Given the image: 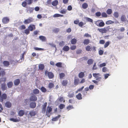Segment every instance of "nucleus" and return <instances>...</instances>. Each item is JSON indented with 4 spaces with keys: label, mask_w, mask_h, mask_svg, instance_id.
<instances>
[{
    "label": "nucleus",
    "mask_w": 128,
    "mask_h": 128,
    "mask_svg": "<svg viewBox=\"0 0 128 128\" xmlns=\"http://www.w3.org/2000/svg\"><path fill=\"white\" fill-rule=\"evenodd\" d=\"M60 30L59 28H55L52 30L53 32L55 33H58V32Z\"/></svg>",
    "instance_id": "34"
},
{
    "label": "nucleus",
    "mask_w": 128,
    "mask_h": 128,
    "mask_svg": "<svg viewBox=\"0 0 128 128\" xmlns=\"http://www.w3.org/2000/svg\"><path fill=\"white\" fill-rule=\"evenodd\" d=\"M114 16L115 18H117L119 16L118 13V12H115L114 13Z\"/></svg>",
    "instance_id": "45"
},
{
    "label": "nucleus",
    "mask_w": 128,
    "mask_h": 128,
    "mask_svg": "<svg viewBox=\"0 0 128 128\" xmlns=\"http://www.w3.org/2000/svg\"><path fill=\"white\" fill-rule=\"evenodd\" d=\"M30 99L31 101H35L37 100V98L35 95H33L30 96Z\"/></svg>",
    "instance_id": "8"
},
{
    "label": "nucleus",
    "mask_w": 128,
    "mask_h": 128,
    "mask_svg": "<svg viewBox=\"0 0 128 128\" xmlns=\"http://www.w3.org/2000/svg\"><path fill=\"white\" fill-rule=\"evenodd\" d=\"M28 29L30 31H32L35 29L36 27L34 25L32 24L30 25L28 27Z\"/></svg>",
    "instance_id": "11"
},
{
    "label": "nucleus",
    "mask_w": 128,
    "mask_h": 128,
    "mask_svg": "<svg viewBox=\"0 0 128 128\" xmlns=\"http://www.w3.org/2000/svg\"><path fill=\"white\" fill-rule=\"evenodd\" d=\"M74 96V93L73 92H70L68 94V96L70 98H71L73 97Z\"/></svg>",
    "instance_id": "47"
},
{
    "label": "nucleus",
    "mask_w": 128,
    "mask_h": 128,
    "mask_svg": "<svg viewBox=\"0 0 128 128\" xmlns=\"http://www.w3.org/2000/svg\"><path fill=\"white\" fill-rule=\"evenodd\" d=\"M126 18L124 15H122L121 17V20L122 22H125L126 21Z\"/></svg>",
    "instance_id": "29"
},
{
    "label": "nucleus",
    "mask_w": 128,
    "mask_h": 128,
    "mask_svg": "<svg viewBox=\"0 0 128 128\" xmlns=\"http://www.w3.org/2000/svg\"><path fill=\"white\" fill-rule=\"evenodd\" d=\"M93 76L96 78V80L98 81H100V79L102 78L100 77V74L99 73H94L93 74Z\"/></svg>",
    "instance_id": "5"
},
{
    "label": "nucleus",
    "mask_w": 128,
    "mask_h": 128,
    "mask_svg": "<svg viewBox=\"0 0 128 128\" xmlns=\"http://www.w3.org/2000/svg\"><path fill=\"white\" fill-rule=\"evenodd\" d=\"M9 21V19L8 17L4 18L2 19V22L4 24L8 23Z\"/></svg>",
    "instance_id": "10"
},
{
    "label": "nucleus",
    "mask_w": 128,
    "mask_h": 128,
    "mask_svg": "<svg viewBox=\"0 0 128 128\" xmlns=\"http://www.w3.org/2000/svg\"><path fill=\"white\" fill-rule=\"evenodd\" d=\"M86 20L88 22H93V20H92L89 18H86Z\"/></svg>",
    "instance_id": "59"
},
{
    "label": "nucleus",
    "mask_w": 128,
    "mask_h": 128,
    "mask_svg": "<svg viewBox=\"0 0 128 128\" xmlns=\"http://www.w3.org/2000/svg\"><path fill=\"white\" fill-rule=\"evenodd\" d=\"M27 4H30L32 2V0H25Z\"/></svg>",
    "instance_id": "49"
},
{
    "label": "nucleus",
    "mask_w": 128,
    "mask_h": 128,
    "mask_svg": "<svg viewBox=\"0 0 128 128\" xmlns=\"http://www.w3.org/2000/svg\"><path fill=\"white\" fill-rule=\"evenodd\" d=\"M36 106V104L35 102H31L30 104V107L32 108H35Z\"/></svg>",
    "instance_id": "14"
},
{
    "label": "nucleus",
    "mask_w": 128,
    "mask_h": 128,
    "mask_svg": "<svg viewBox=\"0 0 128 128\" xmlns=\"http://www.w3.org/2000/svg\"><path fill=\"white\" fill-rule=\"evenodd\" d=\"M84 72H81L78 74V77L80 78H82L84 76Z\"/></svg>",
    "instance_id": "26"
},
{
    "label": "nucleus",
    "mask_w": 128,
    "mask_h": 128,
    "mask_svg": "<svg viewBox=\"0 0 128 128\" xmlns=\"http://www.w3.org/2000/svg\"><path fill=\"white\" fill-rule=\"evenodd\" d=\"M54 87V84L52 82L49 83L48 86V88L50 89H51V88H53Z\"/></svg>",
    "instance_id": "23"
},
{
    "label": "nucleus",
    "mask_w": 128,
    "mask_h": 128,
    "mask_svg": "<svg viewBox=\"0 0 128 128\" xmlns=\"http://www.w3.org/2000/svg\"><path fill=\"white\" fill-rule=\"evenodd\" d=\"M58 1L57 0H56L52 2V4L54 6H56L58 5Z\"/></svg>",
    "instance_id": "37"
},
{
    "label": "nucleus",
    "mask_w": 128,
    "mask_h": 128,
    "mask_svg": "<svg viewBox=\"0 0 128 128\" xmlns=\"http://www.w3.org/2000/svg\"><path fill=\"white\" fill-rule=\"evenodd\" d=\"M45 75L46 76H48L50 79L52 78L54 76L53 73L51 72H49L47 70L45 71Z\"/></svg>",
    "instance_id": "2"
},
{
    "label": "nucleus",
    "mask_w": 128,
    "mask_h": 128,
    "mask_svg": "<svg viewBox=\"0 0 128 128\" xmlns=\"http://www.w3.org/2000/svg\"><path fill=\"white\" fill-rule=\"evenodd\" d=\"M77 42V40L75 38H74L72 39L71 41V43L72 44H76Z\"/></svg>",
    "instance_id": "31"
},
{
    "label": "nucleus",
    "mask_w": 128,
    "mask_h": 128,
    "mask_svg": "<svg viewBox=\"0 0 128 128\" xmlns=\"http://www.w3.org/2000/svg\"><path fill=\"white\" fill-rule=\"evenodd\" d=\"M76 46L75 45H72L70 47V49L71 50H73L76 49Z\"/></svg>",
    "instance_id": "54"
},
{
    "label": "nucleus",
    "mask_w": 128,
    "mask_h": 128,
    "mask_svg": "<svg viewBox=\"0 0 128 128\" xmlns=\"http://www.w3.org/2000/svg\"><path fill=\"white\" fill-rule=\"evenodd\" d=\"M94 61V60L92 59H89L88 60L87 64L89 65H91L93 64Z\"/></svg>",
    "instance_id": "25"
},
{
    "label": "nucleus",
    "mask_w": 128,
    "mask_h": 128,
    "mask_svg": "<svg viewBox=\"0 0 128 128\" xmlns=\"http://www.w3.org/2000/svg\"><path fill=\"white\" fill-rule=\"evenodd\" d=\"M52 108L51 106H48L47 107L46 114L48 117H50V115L49 113L52 112Z\"/></svg>",
    "instance_id": "6"
},
{
    "label": "nucleus",
    "mask_w": 128,
    "mask_h": 128,
    "mask_svg": "<svg viewBox=\"0 0 128 128\" xmlns=\"http://www.w3.org/2000/svg\"><path fill=\"white\" fill-rule=\"evenodd\" d=\"M27 3L25 0L23 2L22 4V5L24 7H25L27 5Z\"/></svg>",
    "instance_id": "58"
},
{
    "label": "nucleus",
    "mask_w": 128,
    "mask_h": 128,
    "mask_svg": "<svg viewBox=\"0 0 128 128\" xmlns=\"http://www.w3.org/2000/svg\"><path fill=\"white\" fill-rule=\"evenodd\" d=\"M98 30L100 32L102 33H106L107 32V30L105 28H98Z\"/></svg>",
    "instance_id": "9"
},
{
    "label": "nucleus",
    "mask_w": 128,
    "mask_h": 128,
    "mask_svg": "<svg viewBox=\"0 0 128 128\" xmlns=\"http://www.w3.org/2000/svg\"><path fill=\"white\" fill-rule=\"evenodd\" d=\"M24 114V112L23 110H20L18 112V115L20 116H23Z\"/></svg>",
    "instance_id": "20"
},
{
    "label": "nucleus",
    "mask_w": 128,
    "mask_h": 128,
    "mask_svg": "<svg viewBox=\"0 0 128 128\" xmlns=\"http://www.w3.org/2000/svg\"><path fill=\"white\" fill-rule=\"evenodd\" d=\"M6 80V78H0V83L2 82H5Z\"/></svg>",
    "instance_id": "41"
},
{
    "label": "nucleus",
    "mask_w": 128,
    "mask_h": 128,
    "mask_svg": "<svg viewBox=\"0 0 128 128\" xmlns=\"http://www.w3.org/2000/svg\"><path fill=\"white\" fill-rule=\"evenodd\" d=\"M47 103L45 102L44 104L42 105V112L43 114L45 113L46 112V108L47 106Z\"/></svg>",
    "instance_id": "7"
},
{
    "label": "nucleus",
    "mask_w": 128,
    "mask_h": 128,
    "mask_svg": "<svg viewBox=\"0 0 128 128\" xmlns=\"http://www.w3.org/2000/svg\"><path fill=\"white\" fill-rule=\"evenodd\" d=\"M60 115H58V116H56V117L53 118L52 119V120L53 121H56L58 120V119L60 118Z\"/></svg>",
    "instance_id": "33"
},
{
    "label": "nucleus",
    "mask_w": 128,
    "mask_h": 128,
    "mask_svg": "<svg viewBox=\"0 0 128 128\" xmlns=\"http://www.w3.org/2000/svg\"><path fill=\"white\" fill-rule=\"evenodd\" d=\"M1 92L0 91V100L2 102L4 100H6L7 98V94L5 93H3L1 95Z\"/></svg>",
    "instance_id": "1"
},
{
    "label": "nucleus",
    "mask_w": 128,
    "mask_h": 128,
    "mask_svg": "<svg viewBox=\"0 0 128 128\" xmlns=\"http://www.w3.org/2000/svg\"><path fill=\"white\" fill-rule=\"evenodd\" d=\"M33 92L34 94H37L39 93L40 91L38 89H35L33 90Z\"/></svg>",
    "instance_id": "35"
},
{
    "label": "nucleus",
    "mask_w": 128,
    "mask_h": 128,
    "mask_svg": "<svg viewBox=\"0 0 128 128\" xmlns=\"http://www.w3.org/2000/svg\"><path fill=\"white\" fill-rule=\"evenodd\" d=\"M64 42L63 41H61L59 43V45L60 46H63L64 44Z\"/></svg>",
    "instance_id": "64"
},
{
    "label": "nucleus",
    "mask_w": 128,
    "mask_h": 128,
    "mask_svg": "<svg viewBox=\"0 0 128 128\" xmlns=\"http://www.w3.org/2000/svg\"><path fill=\"white\" fill-rule=\"evenodd\" d=\"M34 20L32 18L30 17L27 19L25 20L24 23L26 24H27L33 22Z\"/></svg>",
    "instance_id": "4"
},
{
    "label": "nucleus",
    "mask_w": 128,
    "mask_h": 128,
    "mask_svg": "<svg viewBox=\"0 0 128 128\" xmlns=\"http://www.w3.org/2000/svg\"><path fill=\"white\" fill-rule=\"evenodd\" d=\"M44 68V66L43 64H40L38 66V68L40 70H43Z\"/></svg>",
    "instance_id": "32"
},
{
    "label": "nucleus",
    "mask_w": 128,
    "mask_h": 128,
    "mask_svg": "<svg viewBox=\"0 0 128 128\" xmlns=\"http://www.w3.org/2000/svg\"><path fill=\"white\" fill-rule=\"evenodd\" d=\"M1 88L2 90L4 91L7 89V87L6 84L5 83L2 84Z\"/></svg>",
    "instance_id": "18"
},
{
    "label": "nucleus",
    "mask_w": 128,
    "mask_h": 128,
    "mask_svg": "<svg viewBox=\"0 0 128 128\" xmlns=\"http://www.w3.org/2000/svg\"><path fill=\"white\" fill-rule=\"evenodd\" d=\"M59 100L60 102L63 101L64 102H65V100L64 99L63 97H61L59 99Z\"/></svg>",
    "instance_id": "60"
},
{
    "label": "nucleus",
    "mask_w": 128,
    "mask_h": 128,
    "mask_svg": "<svg viewBox=\"0 0 128 128\" xmlns=\"http://www.w3.org/2000/svg\"><path fill=\"white\" fill-rule=\"evenodd\" d=\"M34 8H31L29 7L26 9L27 12H29L30 13H32L33 12Z\"/></svg>",
    "instance_id": "17"
},
{
    "label": "nucleus",
    "mask_w": 128,
    "mask_h": 128,
    "mask_svg": "<svg viewBox=\"0 0 128 128\" xmlns=\"http://www.w3.org/2000/svg\"><path fill=\"white\" fill-rule=\"evenodd\" d=\"M67 12V10L64 9L62 10L60 12V13L62 14H65Z\"/></svg>",
    "instance_id": "44"
},
{
    "label": "nucleus",
    "mask_w": 128,
    "mask_h": 128,
    "mask_svg": "<svg viewBox=\"0 0 128 128\" xmlns=\"http://www.w3.org/2000/svg\"><path fill=\"white\" fill-rule=\"evenodd\" d=\"M101 15L102 17L107 18L108 16L107 14L105 12H102L101 14Z\"/></svg>",
    "instance_id": "51"
},
{
    "label": "nucleus",
    "mask_w": 128,
    "mask_h": 128,
    "mask_svg": "<svg viewBox=\"0 0 128 128\" xmlns=\"http://www.w3.org/2000/svg\"><path fill=\"white\" fill-rule=\"evenodd\" d=\"M68 83V80H63L61 82L63 86H66Z\"/></svg>",
    "instance_id": "12"
},
{
    "label": "nucleus",
    "mask_w": 128,
    "mask_h": 128,
    "mask_svg": "<svg viewBox=\"0 0 128 128\" xmlns=\"http://www.w3.org/2000/svg\"><path fill=\"white\" fill-rule=\"evenodd\" d=\"M102 22H100L99 27H102L104 26L105 24L104 22L102 20H101Z\"/></svg>",
    "instance_id": "40"
},
{
    "label": "nucleus",
    "mask_w": 128,
    "mask_h": 128,
    "mask_svg": "<svg viewBox=\"0 0 128 128\" xmlns=\"http://www.w3.org/2000/svg\"><path fill=\"white\" fill-rule=\"evenodd\" d=\"M69 49L70 48L68 46H65L62 48V50L65 51H68L69 50Z\"/></svg>",
    "instance_id": "28"
},
{
    "label": "nucleus",
    "mask_w": 128,
    "mask_h": 128,
    "mask_svg": "<svg viewBox=\"0 0 128 128\" xmlns=\"http://www.w3.org/2000/svg\"><path fill=\"white\" fill-rule=\"evenodd\" d=\"M110 44V42L109 41L106 42L105 43L104 46V48L107 47Z\"/></svg>",
    "instance_id": "52"
},
{
    "label": "nucleus",
    "mask_w": 128,
    "mask_h": 128,
    "mask_svg": "<svg viewBox=\"0 0 128 128\" xmlns=\"http://www.w3.org/2000/svg\"><path fill=\"white\" fill-rule=\"evenodd\" d=\"M20 80L19 79H16L14 81V84L15 86H18L20 84Z\"/></svg>",
    "instance_id": "16"
},
{
    "label": "nucleus",
    "mask_w": 128,
    "mask_h": 128,
    "mask_svg": "<svg viewBox=\"0 0 128 128\" xmlns=\"http://www.w3.org/2000/svg\"><path fill=\"white\" fill-rule=\"evenodd\" d=\"M3 64L4 66L6 67L8 66L10 64V62L7 61H4L3 62Z\"/></svg>",
    "instance_id": "15"
},
{
    "label": "nucleus",
    "mask_w": 128,
    "mask_h": 128,
    "mask_svg": "<svg viewBox=\"0 0 128 128\" xmlns=\"http://www.w3.org/2000/svg\"><path fill=\"white\" fill-rule=\"evenodd\" d=\"M7 85L8 88H11L13 86V83L12 82H9L7 83Z\"/></svg>",
    "instance_id": "22"
},
{
    "label": "nucleus",
    "mask_w": 128,
    "mask_h": 128,
    "mask_svg": "<svg viewBox=\"0 0 128 128\" xmlns=\"http://www.w3.org/2000/svg\"><path fill=\"white\" fill-rule=\"evenodd\" d=\"M10 120L11 121H12L14 122H17L19 121L20 120V119L18 118L14 119V118H11L10 119Z\"/></svg>",
    "instance_id": "30"
},
{
    "label": "nucleus",
    "mask_w": 128,
    "mask_h": 128,
    "mask_svg": "<svg viewBox=\"0 0 128 128\" xmlns=\"http://www.w3.org/2000/svg\"><path fill=\"white\" fill-rule=\"evenodd\" d=\"M36 114V112L34 110L30 111L28 114V118H30L34 116Z\"/></svg>",
    "instance_id": "3"
},
{
    "label": "nucleus",
    "mask_w": 128,
    "mask_h": 128,
    "mask_svg": "<svg viewBox=\"0 0 128 128\" xmlns=\"http://www.w3.org/2000/svg\"><path fill=\"white\" fill-rule=\"evenodd\" d=\"M76 97L78 100H82V94L80 93L76 96Z\"/></svg>",
    "instance_id": "27"
},
{
    "label": "nucleus",
    "mask_w": 128,
    "mask_h": 128,
    "mask_svg": "<svg viewBox=\"0 0 128 128\" xmlns=\"http://www.w3.org/2000/svg\"><path fill=\"white\" fill-rule=\"evenodd\" d=\"M91 48L90 46H87L86 47V50L87 51H90Z\"/></svg>",
    "instance_id": "46"
},
{
    "label": "nucleus",
    "mask_w": 128,
    "mask_h": 128,
    "mask_svg": "<svg viewBox=\"0 0 128 128\" xmlns=\"http://www.w3.org/2000/svg\"><path fill=\"white\" fill-rule=\"evenodd\" d=\"M24 32L27 35L30 33V30L28 29H26L24 30Z\"/></svg>",
    "instance_id": "56"
},
{
    "label": "nucleus",
    "mask_w": 128,
    "mask_h": 128,
    "mask_svg": "<svg viewBox=\"0 0 128 128\" xmlns=\"http://www.w3.org/2000/svg\"><path fill=\"white\" fill-rule=\"evenodd\" d=\"M84 25V23L82 22H79L78 24L79 26L81 27H82Z\"/></svg>",
    "instance_id": "62"
},
{
    "label": "nucleus",
    "mask_w": 128,
    "mask_h": 128,
    "mask_svg": "<svg viewBox=\"0 0 128 128\" xmlns=\"http://www.w3.org/2000/svg\"><path fill=\"white\" fill-rule=\"evenodd\" d=\"M80 80L78 78H75L74 80V84L76 86L78 85L80 83Z\"/></svg>",
    "instance_id": "13"
},
{
    "label": "nucleus",
    "mask_w": 128,
    "mask_h": 128,
    "mask_svg": "<svg viewBox=\"0 0 128 128\" xmlns=\"http://www.w3.org/2000/svg\"><path fill=\"white\" fill-rule=\"evenodd\" d=\"M39 39L42 42H46V40L45 37L44 36H40L39 37Z\"/></svg>",
    "instance_id": "19"
},
{
    "label": "nucleus",
    "mask_w": 128,
    "mask_h": 128,
    "mask_svg": "<svg viewBox=\"0 0 128 128\" xmlns=\"http://www.w3.org/2000/svg\"><path fill=\"white\" fill-rule=\"evenodd\" d=\"M40 90L42 91L43 92H45L46 91V88L43 86H42L41 87Z\"/></svg>",
    "instance_id": "42"
},
{
    "label": "nucleus",
    "mask_w": 128,
    "mask_h": 128,
    "mask_svg": "<svg viewBox=\"0 0 128 128\" xmlns=\"http://www.w3.org/2000/svg\"><path fill=\"white\" fill-rule=\"evenodd\" d=\"M96 63H94V64L93 65V67L92 68V70H96L97 69V68L96 66Z\"/></svg>",
    "instance_id": "61"
},
{
    "label": "nucleus",
    "mask_w": 128,
    "mask_h": 128,
    "mask_svg": "<svg viewBox=\"0 0 128 128\" xmlns=\"http://www.w3.org/2000/svg\"><path fill=\"white\" fill-rule=\"evenodd\" d=\"M90 42V40L88 39H85L84 40L83 43L84 44L87 45Z\"/></svg>",
    "instance_id": "24"
},
{
    "label": "nucleus",
    "mask_w": 128,
    "mask_h": 128,
    "mask_svg": "<svg viewBox=\"0 0 128 128\" xmlns=\"http://www.w3.org/2000/svg\"><path fill=\"white\" fill-rule=\"evenodd\" d=\"M34 49L36 50H44V49L43 48H38V47H34Z\"/></svg>",
    "instance_id": "55"
},
{
    "label": "nucleus",
    "mask_w": 128,
    "mask_h": 128,
    "mask_svg": "<svg viewBox=\"0 0 128 128\" xmlns=\"http://www.w3.org/2000/svg\"><path fill=\"white\" fill-rule=\"evenodd\" d=\"M60 79H62L65 76V74L63 73H61L59 74Z\"/></svg>",
    "instance_id": "36"
},
{
    "label": "nucleus",
    "mask_w": 128,
    "mask_h": 128,
    "mask_svg": "<svg viewBox=\"0 0 128 128\" xmlns=\"http://www.w3.org/2000/svg\"><path fill=\"white\" fill-rule=\"evenodd\" d=\"M65 107L64 104H60L59 106V108L61 110L64 108Z\"/></svg>",
    "instance_id": "53"
},
{
    "label": "nucleus",
    "mask_w": 128,
    "mask_h": 128,
    "mask_svg": "<svg viewBox=\"0 0 128 128\" xmlns=\"http://www.w3.org/2000/svg\"><path fill=\"white\" fill-rule=\"evenodd\" d=\"M106 12L108 14H110L112 13V9H108L107 10Z\"/></svg>",
    "instance_id": "38"
},
{
    "label": "nucleus",
    "mask_w": 128,
    "mask_h": 128,
    "mask_svg": "<svg viewBox=\"0 0 128 128\" xmlns=\"http://www.w3.org/2000/svg\"><path fill=\"white\" fill-rule=\"evenodd\" d=\"M73 108V107L72 106H69L67 107L66 109L68 110H71Z\"/></svg>",
    "instance_id": "57"
},
{
    "label": "nucleus",
    "mask_w": 128,
    "mask_h": 128,
    "mask_svg": "<svg viewBox=\"0 0 128 128\" xmlns=\"http://www.w3.org/2000/svg\"><path fill=\"white\" fill-rule=\"evenodd\" d=\"M63 15H61L58 14H55L54 16V17H62L63 16Z\"/></svg>",
    "instance_id": "50"
},
{
    "label": "nucleus",
    "mask_w": 128,
    "mask_h": 128,
    "mask_svg": "<svg viewBox=\"0 0 128 128\" xmlns=\"http://www.w3.org/2000/svg\"><path fill=\"white\" fill-rule=\"evenodd\" d=\"M62 63L61 62H58L56 63V66L58 67L61 68L62 67Z\"/></svg>",
    "instance_id": "43"
},
{
    "label": "nucleus",
    "mask_w": 128,
    "mask_h": 128,
    "mask_svg": "<svg viewBox=\"0 0 128 128\" xmlns=\"http://www.w3.org/2000/svg\"><path fill=\"white\" fill-rule=\"evenodd\" d=\"M82 8L84 9H85L87 8L88 6V4L86 3H83L82 5Z\"/></svg>",
    "instance_id": "39"
},
{
    "label": "nucleus",
    "mask_w": 128,
    "mask_h": 128,
    "mask_svg": "<svg viewBox=\"0 0 128 128\" xmlns=\"http://www.w3.org/2000/svg\"><path fill=\"white\" fill-rule=\"evenodd\" d=\"M5 106L8 108H10L12 106L11 103L9 102H6L5 104Z\"/></svg>",
    "instance_id": "21"
},
{
    "label": "nucleus",
    "mask_w": 128,
    "mask_h": 128,
    "mask_svg": "<svg viewBox=\"0 0 128 128\" xmlns=\"http://www.w3.org/2000/svg\"><path fill=\"white\" fill-rule=\"evenodd\" d=\"M101 14V13L100 12H98L96 13V15L98 17L100 16Z\"/></svg>",
    "instance_id": "63"
},
{
    "label": "nucleus",
    "mask_w": 128,
    "mask_h": 128,
    "mask_svg": "<svg viewBox=\"0 0 128 128\" xmlns=\"http://www.w3.org/2000/svg\"><path fill=\"white\" fill-rule=\"evenodd\" d=\"M114 22L111 20H108L106 22V24H111L113 23Z\"/></svg>",
    "instance_id": "48"
}]
</instances>
